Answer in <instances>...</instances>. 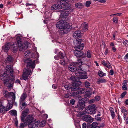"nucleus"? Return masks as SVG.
Segmentation results:
<instances>
[{
  "label": "nucleus",
  "instance_id": "a211bd4d",
  "mask_svg": "<svg viewBox=\"0 0 128 128\" xmlns=\"http://www.w3.org/2000/svg\"><path fill=\"white\" fill-rule=\"evenodd\" d=\"M29 110L27 109H26L23 111L22 114V116L21 117V120L23 122H24L25 117L29 113Z\"/></svg>",
  "mask_w": 128,
  "mask_h": 128
},
{
  "label": "nucleus",
  "instance_id": "680f3d73",
  "mask_svg": "<svg viewBox=\"0 0 128 128\" xmlns=\"http://www.w3.org/2000/svg\"><path fill=\"white\" fill-rule=\"evenodd\" d=\"M112 48L113 52H115L116 51V49L115 47H112Z\"/></svg>",
  "mask_w": 128,
  "mask_h": 128
},
{
  "label": "nucleus",
  "instance_id": "8fccbe9b",
  "mask_svg": "<svg viewBox=\"0 0 128 128\" xmlns=\"http://www.w3.org/2000/svg\"><path fill=\"white\" fill-rule=\"evenodd\" d=\"M123 44L126 46H128V40H126L123 42Z\"/></svg>",
  "mask_w": 128,
  "mask_h": 128
},
{
  "label": "nucleus",
  "instance_id": "f03ea898",
  "mask_svg": "<svg viewBox=\"0 0 128 128\" xmlns=\"http://www.w3.org/2000/svg\"><path fill=\"white\" fill-rule=\"evenodd\" d=\"M82 40L80 39H78V40L76 39V41L78 45L75 47L74 48L76 50L74 51V53L75 56L77 58L82 56L84 54V53L82 51L84 46L83 43L81 44Z\"/></svg>",
  "mask_w": 128,
  "mask_h": 128
},
{
  "label": "nucleus",
  "instance_id": "6e6552de",
  "mask_svg": "<svg viewBox=\"0 0 128 128\" xmlns=\"http://www.w3.org/2000/svg\"><path fill=\"white\" fill-rule=\"evenodd\" d=\"M34 121V118L32 114L28 115L26 118L24 119V122L26 124L28 125V128H32V123Z\"/></svg>",
  "mask_w": 128,
  "mask_h": 128
},
{
  "label": "nucleus",
  "instance_id": "79ce46f5",
  "mask_svg": "<svg viewBox=\"0 0 128 128\" xmlns=\"http://www.w3.org/2000/svg\"><path fill=\"white\" fill-rule=\"evenodd\" d=\"M26 124H27L25 122H24V123H22L20 124V126H19V128H23L24 127L26 126Z\"/></svg>",
  "mask_w": 128,
  "mask_h": 128
},
{
  "label": "nucleus",
  "instance_id": "2f4dec72",
  "mask_svg": "<svg viewBox=\"0 0 128 128\" xmlns=\"http://www.w3.org/2000/svg\"><path fill=\"white\" fill-rule=\"evenodd\" d=\"M79 92L78 91L76 92H73L71 93L72 97H77L78 95H79Z\"/></svg>",
  "mask_w": 128,
  "mask_h": 128
},
{
  "label": "nucleus",
  "instance_id": "2eb2a0df",
  "mask_svg": "<svg viewBox=\"0 0 128 128\" xmlns=\"http://www.w3.org/2000/svg\"><path fill=\"white\" fill-rule=\"evenodd\" d=\"M79 67L80 66H76L72 65H70L68 66L69 69L72 72H74V74L76 75V73L77 72V71Z\"/></svg>",
  "mask_w": 128,
  "mask_h": 128
},
{
  "label": "nucleus",
  "instance_id": "a18cd8bd",
  "mask_svg": "<svg viewBox=\"0 0 128 128\" xmlns=\"http://www.w3.org/2000/svg\"><path fill=\"white\" fill-rule=\"evenodd\" d=\"M46 122L44 120H43L41 122L40 126L43 127L46 124Z\"/></svg>",
  "mask_w": 128,
  "mask_h": 128
},
{
  "label": "nucleus",
  "instance_id": "58836bf2",
  "mask_svg": "<svg viewBox=\"0 0 128 128\" xmlns=\"http://www.w3.org/2000/svg\"><path fill=\"white\" fill-rule=\"evenodd\" d=\"M64 97L66 98H68L72 97L71 93H69L66 94L64 96Z\"/></svg>",
  "mask_w": 128,
  "mask_h": 128
},
{
  "label": "nucleus",
  "instance_id": "7c9ffc66",
  "mask_svg": "<svg viewBox=\"0 0 128 128\" xmlns=\"http://www.w3.org/2000/svg\"><path fill=\"white\" fill-rule=\"evenodd\" d=\"M13 61V59L10 56H8L6 60H5V62H12Z\"/></svg>",
  "mask_w": 128,
  "mask_h": 128
},
{
  "label": "nucleus",
  "instance_id": "5701e85b",
  "mask_svg": "<svg viewBox=\"0 0 128 128\" xmlns=\"http://www.w3.org/2000/svg\"><path fill=\"white\" fill-rule=\"evenodd\" d=\"M60 14L61 16L63 18H65L69 15V14L70 13L69 12L66 11H61Z\"/></svg>",
  "mask_w": 128,
  "mask_h": 128
},
{
  "label": "nucleus",
  "instance_id": "c9c22d12",
  "mask_svg": "<svg viewBox=\"0 0 128 128\" xmlns=\"http://www.w3.org/2000/svg\"><path fill=\"white\" fill-rule=\"evenodd\" d=\"M22 106H20V108L21 109L23 110L24 109L26 105V104L25 103V102H22Z\"/></svg>",
  "mask_w": 128,
  "mask_h": 128
},
{
  "label": "nucleus",
  "instance_id": "c03bdc74",
  "mask_svg": "<svg viewBox=\"0 0 128 128\" xmlns=\"http://www.w3.org/2000/svg\"><path fill=\"white\" fill-rule=\"evenodd\" d=\"M85 85L87 88H88L90 85V84L88 82L86 81L85 83Z\"/></svg>",
  "mask_w": 128,
  "mask_h": 128
},
{
  "label": "nucleus",
  "instance_id": "4468645a",
  "mask_svg": "<svg viewBox=\"0 0 128 128\" xmlns=\"http://www.w3.org/2000/svg\"><path fill=\"white\" fill-rule=\"evenodd\" d=\"M32 73L31 70H25V72H24L22 75L23 79L26 80L28 79V78L29 75Z\"/></svg>",
  "mask_w": 128,
  "mask_h": 128
},
{
  "label": "nucleus",
  "instance_id": "39448f33",
  "mask_svg": "<svg viewBox=\"0 0 128 128\" xmlns=\"http://www.w3.org/2000/svg\"><path fill=\"white\" fill-rule=\"evenodd\" d=\"M10 48L13 50L14 53L16 52L18 50L17 44L16 43H8L4 46V49L6 50H8Z\"/></svg>",
  "mask_w": 128,
  "mask_h": 128
},
{
  "label": "nucleus",
  "instance_id": "c85d7f7f",
  "mask_svg": "<svg viewBox=\"0 0 128 128\" xmlns=\"http://www.w3.org/2000/svg\"><path fill=\"white\" fill-rule=\"evenodd\" d=\"M79 89H80V90L78 92H79L78 94L79 95L81 94L84 93L85 92H86V90L85 88H80V87H79V89H78V90Z\"/></svg>",
  "mask_w": 128,
  "mask_h": 128
},
{
  "label": "nucleus",
  "instance_id": "3c124183",
  "mask_svg": "<svg viewBox=\"0 0 128 128\" xmlns=\"http://www.w3.org/2000/svg\"><path fill=\"white\" fill-rule=\"evenodd\" d=\"M111 116L113 119L114 118L115 116V114L114 112H110Z\"/></svg>",
  "mask_w": 128,
  "mask_h": 128
},
{
  "label": "nucleus",
  "instance_id": "7ed1b4c3",
  "mask_svg": "<svg viewBox=\"0 0 128 128\" xmlns=\"http://www.w3.org/2000/svg\"><path fill=\"white\" fill-rule=\"evenodd\" d=\"M56 26L58 28L63 31L64 34L68 32V29L72 28V26L69 25V23L65 20H60L56 24Z\"/></svg>",
  "mask_w": 128,
  "mask_h": 128
},
{
  "label": "nucleus",
  "instance_id": "6ab92c4d",
  "mask_svg": "<svg viewBox=\"0 0 128 128\" xmlns=\"http://www.w3.org/2000/svg\"><path fill=\"white\" fill-rule=\"evenodd\" d=\"M81 28L83 31L86 32L88 29V24L86 22H84L82 24L81 26Z\"/></svg>",
  "mask_w": 128,
  "mask_h": 128
},
{
  "label": "nucleus",
  "instance_id": "f704fd0d",
  "mask_svg": "<svg viewBox=\"0 0 128 128\" xmlns=\"http://www.w3.org/2000/svg\"><path fill=\"white\" fill-rule=\"evenodd\" d=\"M98 126V124L96 122H93L91 125V127L92 128H95Z\"/></svg>",
  "mask_w": 128,
  "mask_h": 128
},
{
  "label": "nucleus",
  "instance_id": "72a5a7b5",
  "mask_svg": "<svg viewBox=\"0 0 128 128\" xmlns=\"http://www.w3.org/2000/svg\"><path fill=\"white\" fill-rule=\"evenodd\" d=\"M98 74L99 76L100 77H102L104 76H105L106 75L105 73L99 70L98 72Z\"/></svg>",
  "mask_w": 128,
  "mask_h": 128
},
{
  "label": "nucleus",
  "instance_id": "412c9836",
  "mask_svg": "<svg viewBox=\"0 0 128 128\" xmlns=\"http://www.w3.org/2000/svg\"><path fill=\"white\" fill-rule=\"evenodd\" d=\"M6 108L2 103V100H0V113H2L6 111Z\"/></svg>",
  "mask_w": 128,
  "mask_h": 128
},
{
  "label": "nucleus",
  "instance_id": "5fc2aeb1",
  "mask_svg": "<svg viewBox=\"0 0 128 128\" xmlns=\"http://www.w3.org/2000/svg\"><path fill=\"white\" fill-rule=\"evenodd\" d=\"M122 89L124 90H126L127 89V86L123 85L122 87Z\"/></svg>",
  "mask_w": 128,
  "mask_h": 128
},
{
  "label": "nucleus",
  "instance_id": "a19ab883",
  "mask_svg": "<svg viewBox=\"0 0 128 128\" xmlns=\"http://www.w3.org/2000/svg\"><path fill=\"white\" fill-rule=\"evenodd\" d=\"M106 82V80L104 79H100L98 80V83H100L105 82Z\"/></svg>",
  "mask_w": 128,
  "mask_h": 128
},
{
  "label": "nucleus",
  "instance_id": "ddd939ff",
  "mask_svg": "<svg viewBox=\"0 0 128 128\" xmlns=\"http://www.w3.org/2000/svg\"><path fill=\"white\" fill-rule=\"evenodd\" d=\"M65 89L68 90L70 89L72 90L76 91L79 89V88L78 86V85H76L75 84H72V86H70L68 85H65L64 86Z\"/></svg>",
  "mask_w": 128,
  "mask_h": 128
},
{
  "label": "nucleus",
  "instance_id": "e2e57ef3",
  "mask_svg": "<svg viewBox=\"0 0 128 128\" xmlns=\"http://www.w3.org/2000/svg\"><path fill=\"white\" fill-rule=\"evenodd\" d=\"M110 74L111 75H112L114 74V72L112 70L110 71Z\"/></svg>",
  "mask_w": 128,
  "mask_h": 128
},
{
  "label": "nucleus",
  "instance_id": "864d4df0",
  "mask_svg": "<svg viewBox=\"0 0 128 128\" xmlns=\"http://www.w3.org/2000/svg\"><path fill=\"white\" fill-rule=\"evenodd\" d=\"M128 80H124L122 82L123 85L127 86V84Z\"/></svg>",
  "mask_w": 128,
  "mask_h": 128
},
{
  "label": "nucleus",
  "instance_id": "37998d69",
  "mask_svg": "<svg viewBox=\"0 0 128 128\" xmlns=\"http://www.w3.org/2000/svg\"><path fill=\"white\" fill-rule=\"evenodd\" d=\"M92 2L91 1H86V6L87 7L90 6V4H91Z\"/></svg>",
  "mask_w": 128,
  "mask_h": 128
},
{
  "label": "nucleus",
  "instance_id": "393cba45",
  "mask_svg": "<svg viewBox=\"0 0 128 128\" xmlns=\"http://www.w3.org/2000/svg\"><path fill=\"white\" fill-rule=\"evenodd\" d=\"M76 108H78V109L80 110H82L84 108L83 104L82 102L80 101L77 104V105L76 106Z\"/></svg>",
  "mask_w": 128,
  "mask_h": 128
},
{
  "label": "nucleus",
  "instance_id": "bb28decb",
  "mask_svg": "<svg viewBox=\"0 0 128 128\" xmlns=\"http://www.w3.org/2000/svg\"><path fill=\"white\" fill-rule=\"evenodd\" d=\"M40 123V121L39 120H38L35 121L34 123H32V128H37L39 124Z\"/></svg>",
  "mask_w": 128,
  "mask_h": 128
},
{
  "label": "nucleus",
  "instance_id": "473e14b6",
  "mask_svg": "<svg viewBox=\"0 0 128 128\" xmlns=\"http://www.w3.org/2000/svg\"><path fill=\"white\" fill-rule=\"evenodd\" d=\"M75 6L77 8H82L83 6L81 3L78 2L76 4Z\"/></svg>",
  "mask_w": 128,
  "mask_h": 128
},
{
  "label": "nucleus",
  "instance_id": "aec40b11",
  "mask_svg": "<svg viewBox=\"0 0 128 128\" xmlns=\"http://www.w3.org/2000/svg\"><path fill=\"white\" fill-rule=\"evenodd\" d=\"M121 112L123 114L124 116L123 118L124 120H125L126 117V116L128 114V112L125 109V108L123 107L121 108Z\"/></svg>",
  "mask_w": 128,
  "mask_h": 128
},
{
  "label": "nucleus",
  "instance_id": "a878e982",
  "mask_svg": "<svg viewBox=\"0 0 128 128\" xmlns=\"http://www.w3.org/2000/svg\"><path fill=\"white\" fill-rule=\"evenodd\" d=\"M102 64L105 66H106L108 68H110V64L109 62H106L104 60L102 61Z\"/></svg>",
  "mask_w": 128,
  "mask_h": 128
},
{
  "label": "nucleus",
  "instance_id": "20e7f679",
  "mask_svg": "<svg viewBox=\"0 0 128 128\" xmlns=\"http://www.w3.org/2000/svg\"><path fill=\"white\" fill-rule=\"evenodd\" d=\"M16 40L18 46L20 51H21L23 50H25L28 48V44L27 42H26L23 44L21 41L20 37L19 36L17 37Z\"/></svg>",
  "mask_w": 128,
  "mask_h": 128
},
{
  "label": "nucleus",
  "instance_id": "f3484780",
  "mask_svg": "<svg viewBox=\"0 0 128 128\" xmlns=\"http://www.w3.org/2000/svg\"><path fill=\"white\" fill-rule=\"evenodd\" d=\"M83 119L84 120L90 123L92 122L94 120L93 118L89 115L84 116Z\"/></svg>",
  "mask_w": 128,
  "mask_h": 128
},
{
  "label": "nucleus",
  "instance_id": "49530a36",
  "mask_svg": "<svg viewBox=\"0 0 128 128\" xmlns=\"http://www.w3.org/2000/svg\"><path fill=\"white\" fill-rule=\"evenodd\" d=\"M127 92L126 91H125L122 92L120 96L122 98H123L124 96L126 95Z\"/></svg>",
  "mask_w": 128,
  "mask_h": 128
},
{
  "label": "nucleus",
  "instance_id": "b1692460",
  "mask_svg": "<svg viewBox=\"0 0 128 128\" xmlns=\"http://www.w3.org/2000/svg\"><path fill=\"white\" fill-rule=\"evenodd\" d=\"M27 97V95L24 93L22 94L21 96L20 100V103L21 104L24 100Z\"/></svg>",
  "mask_w": 128,
  "mask_h": 128
},
{
  "label": "nucleus",
  "instance_id": "4c0bfd02",
  "mask_svg": "<svg viewBox=\"0 0 128 128\" xmlns=\"http://www.w3.org/2000/svg\"><path fill=\"white\" fill-rule=\"evenodd\" d=\"M10 112V114L12 115L15 116L16 114V110H11Z\"/></svg>",
  "mask_w": 128,
  "mask_h": 128
},
{
  "label": "nucleus",
  "instance_id": "69168bd1",
  "mask_svg": "<svg viewBox=\"0 0 128 128\" xmlns=\"http://www.w3.org/2000/svg\"><path fill=\"white\" fill-rule=\"evenodd\" d=\"M54 58L55 60H58L60 58V57L58 56H54Z\"/></svg>",
  "mask_w": 128,
  "mask_h": 128
},
{
  "label": "nucleus",
  "instance_id": "4be33fe9",
  "mask_svg": "<svg viewBox=\"0 0 128 128\" xmlns=\"http://www.w3.org/2000/svg\"><path fill=\"white\" fill-rule=\"evenodd\" d=\"M73 37L76 38L81 36V32L80 31H76L74 33Z\"/></svg>",
  "mask_w": 128,
  "mask_h": 128
},
{
  "label": "nucleus",
  "instance_id": "603ef678",
  "mask_svg": "<svg viewBox=\"0 0 128 128\" xmlns=\"http://www.w3.org/2000/svg\"><path fill=\"white\" fill-rule=\"evenodd\" d=\"M95 118L97 121H100L101 120L102 118L97 117V116H95Z\"/></svg>",
  "mask_w": 128,
  "mask_h": 128
},
{
  "label": "nucleus",
  "instance_id": "6e6d98bb",
  "mask_svg": "<svg viewBox=\"0 0 128 128\" xmlns=\"http://www.w3.org/2000/svg\"><path fill=\"white\" fill-rule=\"evenodd\" d=\"M74 102L75 100H74L73 99L71 100L70 101V104L72 105L74 104Z\"/></svg>",
  "mask_w": 128,
  "mask_h": 128
},
{
  "label": "nucleus",
  "instance_id": "de8ad7c7",
  "mask_svg": "<svg viewBox=\"0 0 128 128\" xmlns=\"http://www.w3.org/2000/svg\"><path fill=\"white\" fill-rule=\"evenodd\" d=\"M113 21L114 22L117 23L118 22V19L117 18L114 17L113 18Z\"/></svg>",
  "mask_w": 128,
  "mask_h": 128
},
{
  "label": "nucleus",
  "instance_id": "4d7b16f0",
  "mask_svg": "<svg viewBox=\"0 0 128 128\" xmlns=\"http://www.w3.org/2000/svg\"><path fill=\"white\" fill-rule=\"evenodd\" d=\"M100 99V97L99 96H97L95 97L94 100L98 101Z\"/></svg>",
  "mask_w": 128,
  "mask_h": 128
},
{
  "label": "nucleus",
  "instance_id": "9d476101",
  "mask_svg": "<svg viewBox=\"0 0 128 128\" xmlns=\"http://www.w3.org/2000/svg\"><path fill=\"white\" fill-rule=\"evenodd\" d=\"M35 61L34 60L32 61L30 58H26L24 60V62L27 64V66L32 69L34 68L35 66Z\"/></svg>",
  "mask_w": 128,
  "mask_h": 128
},
{
  "label": "nucleus",
  "instance_id": "f8f14e48",
  "mask_svg": "<svg viewBox=\"0 0 128 128\" xmlns=\"http://www.w3.org/2000/svg\"><path fill=\"white\" fill-rule=\"evenodd\" d=\"M70 79L72 80V84H75L76 85H78V87L79 88V86L81 84V82L79 81V79L78 76H72L70 77Z\"/></svg>",
  "mask_w": 128,
  "mask_h": 128
},
{
  "label": "nucleus",
  "instance_id": "338daca9",
  "mask_svg": "<svg viewBox=\"0 0 128 128\" xmlns=\"http://www.w3.org/2000/svg\"><path fill=\"white\" fill-rule=\"evenodd\" d=\"M125 120L126 124L127 125V126H128V117H127L126 119Z\"/></svg>",
  "mask_w": 128,
  "mask_h": 128
},
{
  "label": "nucleus",
  "instance_id": "0e129e2a",
  "mask_svg": "<svg viewBox=\"0 0 128 128\" xmlns=\"http://www.w3.org/2000/svg\"><path fill=\"white\" fill-rule=\"evenodd\" d=\"M82 128H86V124L85 123H83L82 124Z\"/></svg>",
  "mask_w": 128,
  "mask_h": 128
},
{
  "label": "nucleus",
  "instance_id": "423d86ee",
  "mask_svg": "<svg viewBox=\"0 0 128 128\" xmlns=\"http://www.w3.org/2000/svg\"><path fill=\"white\" fill-rule=\"evenodd\" d=\"M58 3H60L61 5V9H64L65 10H68L70 12H72L74 10L73 8H71V6L70 5V4L66 2H61V1H59Z\"/></svg>",
  "mask_w": 128,
  "mask_h": 128
},
{
  "label": "nucleus",
  "instance_id": "cd10ccee",
  "mask_svg": "<svg viewBox=\"0 0 128 128\" xmlns=\"http://www.w3.org/2000/svg\"><path fill=\"white\" fill-rule=\"evenodd\" d=\"M8 105L6 107V111L9 110L12 108V103L11 102L10 104L9 100L8 101Z\"/></svg>",
  "mask_w": 128,
  "mask_h": 128
},
{
  "label": "nucleus",
  "instance_id": "9b49d317",
  "mask_svg": "<svg viewBox=\"0 0 128 128\" xmlns=\"http://www.w3.org/2000/svg\"><path fill=\"white\" fill-rule=\"evenodd\" d=\"M4 94L6 97L8 98L12 96V102H14L15 100V95L13 92H8V91L5 90L4 92Z\"/></svg>",
  "mask_w": 128,
  "mask_h": 128
},
{
  "label": "nucleus",
  "instance_id": "bf43d9fd",
  "mask_svg": "<svg viewBox=\"0 0 128 128\" xmlns=\"http://www.w3.org/2000/svg\"><path fill=\"white\" fill-rule=\"evenodd\" d=\"M109 52V50L108 49V48H106L104 52V54L106 55L108 54Z\"/></svg>",
  "mask_w": 128,
  "mask_h": 128
},
{
  "label": "nucleus",
  "instance_id": "f257e3e1",
  "mask_svg": "<svg viewBox=\"0 0 128 128\" xmlns=\"http://www.w3.org/2000/svg\"><path fill=\"white\" fill-rule=\"evenodd\" d=\"M6 72L2 71L1 72L0 76L3 79L5 85H7L8 90L10 91L13 88L14 82L13 70L10 66H7L6 68Z\"/></svg>",
  "mask_w": 128,
  "mask_h": 128
},
{
  "label": "nucleus",
  "instance_id": "c756f323",
  "mask_svg": "<svg viewBox=\"0 0 128 128\" xmlns=\"http://www.w3.org/2000/svg\"><path fill=\"white\" fill-rule=\"evenodd\" d=\"M66 58H66H64V59L62 60H60V64L63 65L64 66H65L66 64L67 63V62L65 60V58Z\"/></svg>",
  "mask_w": 128,
  "mask_h": 128
},
{
  "label": "nucleus",
  "instance_id": "0eeeda50",
  "mask_svg": "<svg viewBox=\"0 0 128 128\" xmlns=\"http://www.w3.org/2000/svg\"><path fill=\"white\" fill-rule=\"evenodd\" d=\"M77 72L76 73V76H78L79 79H86L88 78L86 72L82 70L81 67H79Z\"/></svg>",
  "mask_w": 128,
  "mask_h": 128
},
{
  "label": "nucleus",
  "instance_id": "052dcab7",
  "mask_svg": "<svg viewBox=\"0 0 128 128\" xmlns=\"http://www.w3.org/2000/svg\"><path fill=\"white\" fill-rule=\"evenodd\" d=\"M99 2L102 3H104L106 2V0H97Z\"/></svg>",
  "mask_w": 128,
  "mask_h": 128
},
{
  "label": "nucleus",
  "instance_id": "dca6fc26",
  "mask_svg": "<svg viewBox=\"0 0 128 128\" xmlns=\"http://www.w3.org/2000/svg\"><path fill=\"white\" fill-rule=\"evenodd\" d=\"M59 1L58 2L57 4H53L51 6V9L53 10H59L61 9V5L60 4H59L58 3Z\"/></svg>",
  "mask_w": 128,
  "mask_h": 128
},
{
  "label": "nucleus",
  "instance_id": "13d9d810",
  "mask_svg": "<svg viewBox=\"0 0 128 128\" xmlns=\"http://www.w3.org/2000/svg\"><path fill=\"white\" fill-rule=\"evenodd\" d=\"M84 114V113L83 112H80L79 113L78 116H81Z\"/></svg>",
  "mask_w": 128,
  "mask_h": 128
},
{
  "label": "nucleus",
  "instance_id": "1a4fd4ad",
  "mask_svg": "<svg viewBox=\"0 0 128 128\" xmlns=\"http://www.w3.org/2000/svg\"><path fill=\"white\" fill-rule=\"evenodd\" d=\"M96 105L92 104L86 108L85 112L88 114H94L96 113Z\"/></svg>",
  "mask_w": 128,
  "mask_h": 128
},
{
  "label": "nucleus",
  "instance_id": "09e8293b",
  "mask_svg": "<svg viewBox=\"0 0 128 128\" xmlns=\"http://www.w3.org/2000/svg\"><path fill=\"white\" fill-rule=\"evenodd\" d=\"M59 56H60L61 58H64V57L65 58L64 56V55L62 53L60 52H59Z\"/></svg>",
  "mask_w": 128,
  "mask_h": 128
},
{
  "label": "nucleus",
  "instance_id": "e433bc0d",
  "mask_svg": "<svg viewBox=\"0 0 128 128\" xmlns=\"http://www.w3.org/2000/svg\"><path fill=\"white\" fill-rule=\"evenodd\" d=\"M86 96L87 97H90L91 95L92 92L90 91H88L85 92Z\"/></svg>",
  "mask_w": 128,
  "mask_h": 128
},
{
  "label": "nucleus",
  "instance_id": "ea45409f",
  "mask_svg": "<svg viewBox=\"0 0 128 128\" xmlns=\"http://www.w3.org/2000/svg\"><path fill=\"white\" fill-rule=\"evenodd\" d=\"M86 57L89 58H90L92 57V56L90 52V51L89 50L87 52Z\"/></svg>",
  "mask_w": 128,
  "mask_h": 128
},
{
  "label": "nucleus",
  "instance_id": "774afa93",
  "mask_svg": "<svg viewBox=\"0 0 128 128\" xmlns=\"http://www.w3.org/2000/svg\"><path fill=\"white\" fill-rule=\"evenodd\" d=\"M124 59L126 60L128 59V53H127L124 56Z\"/></svg>",
  "mask_w": 128,
  "mask_h": 128
}]
</instances>
